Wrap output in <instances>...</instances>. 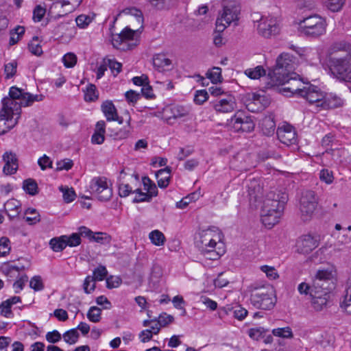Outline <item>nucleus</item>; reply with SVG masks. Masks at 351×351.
Wrapping results in <instances>:
<instances>
[{
	"label": "nucleus",
	"mask_w": 351,
	"mask_h": 351,
	"mask_svg": "<svg viewBox=\"0 0 351 351\" xmlns=\"http://www.w3.org/2000/svg\"><path fill=\"white\" fill-rule=\"evenodd\" d=\"M266 332H268L267 329H265L263 327H258L256 328L250 329L248 335L252 339L258 341L264 337V334Z\"/></svg>",
	"instance_id": "nucleus-50"
},
{
	"label": "nucleus",
	"mask_w": 351,
	"mask_h": 351,
	"mask_svg": "<svg viewBox=\"0 0 351 351\" xmlns=\"http://www.w3.org/2000/svg\"><path fill=\"white\" fill-rule=\"evenodd\" d=\"M326 26V20L315 14L304 18L300 22V31L304 36L317 38L325 34Z\"/></svg>",
	"instance_id": "nucleus-7"
},
{
	"label": "nucleus",
	"mask_w": 351,
	"mask_h": 351,
	"mask_svg": "<svg viewBox=\"0 0 351 351\" xmlns=\"http://www.w3.org/2000/svg\"><path fill=\"white\" fill-rule=\"evenodd\" d=\"M122 13L134 16L137 22L141 25L143 23V13L140 10L136 9V8H128L123 10L117 14L114 20L116 21L118 16H119Z\"/></svg>",
	"instance_id": "nucleus-32"
},
{
	"label": "nucleus",
	"mask_w": 351,
	"mask_h": 351,
	"mask_svg": "<svg viewBox=\"0 0 351 351\" xmlns=\"http://www.w3.org/2000/svg\"><path fill=\"white\" fill-rule=\"evenodd\" d=\"M171 112L172 115L168 118V120H170L171 118L176 119L185 117L189 114V109L182 106H173L171 108Z\"/></svg>",
	"instance_id": "nucleus-35"
},
{
	"label": "nucleus",
	"mask_w": 351,
	"mask_h": 351,
	"mask_svg": "<svg viewBox=\"0 0 351 351\" xmlns=\"http://www.w3.org/2000/svg\"><path fill=\"white\" fill-rule=\"evenodd\" d=\"M99 93L95 85L90 84L84 91V100L86 101H95L98 99Z\"/></svg>",
	"instance_id": "nucleus-36"
},
{
	"label": "nucleus",
	"mask_w": 351,
	"mask_h": 351,
	"mask_svg": "<svg viewBox=\"0 0 351 351\" xmlns=\"http://www.w3.org/2000/svg\"><path fill=\"white\" fill-rule=\"evenodd\" d=\"M23 190L30 195H35L38 193L36 182L32 178L26 179L23 182Z\"/></svg>",
	"instance_id": "nucleus-33"
},
{
	"label": "nucleus",
	"mask_w": 351,
	"mask_h": 351,
	"mask_svg": "<svg viewBox=\"0 0 351 351\" xmlns=\"http://www.w3.org/2000/svg\"><path fill=\"white\" fill-rule=\"evenodd\" d=\"M230 125L236 132H250L254 130L255 124L251 117H239L235 114L230 119Z\"/></svg>",
	"instance_id": "nucleus-15"
},
{
	"label": "nucleus",
	"mask_w": 351,
	"mask_h": 351,
	"mask_svg": "<svg viewBox=\"0 0 351 351\" xmlns=\"http://www.w3.org/2000/svg\"><path fill=\"white\" fill-rule=\"evenodd\" d=\"M133 193H135L136 194V197L133 200V202L134 203L150 202L152 200V198L148 195V193L142 192L141 190L139 189L134 190Z\"/></svg>",
	"instance_id": "nucleus-57"
},
{
	"label": "nucleus",
	"mask_w": 351,
	"mask_h": 351,
	"mask_svg": "<svg viewBox=\"0 0 351 351\" xmlns=\"http://www.w3.org/2000/svg\"><path fill=\"white\" fill-rule=\"evenodd\" d=\"M25 33V28L21 26H17L10 32V38L9 44L10 45H14L16 44L19 40L21 39L22 36Z\"/></svg>",
	"instance_id": "nucleus-41"
},
{
	"label": "nucleus",
	"mask_w": 351,
	"mask_h": 351,
	"mask_svg": "<svg viewBox=\"0 0 351 351\" xmlns=\"http://www.w3.org/2000/svg\"><path fill=\"white\" fill-rule=\"evenodd\" d=\"M208 99V94L206 90H197L195 97L194 101L198 105L203 104Z\"/></svg>",
	"instance_id": "nucleus-58"
},
{
	"label": "nucleus",
	"mask_w": 351,
	"mask_h": 351,
	"mask_svg": "<svg viewBox=\"0 0 351 351\" xmlns=\"http://www.w3.org/2000/svg\"><path fill=\"white\" fill-rule=\"evenodd\" d=\"M66 235L55 237L50 240L49 245L54 252H61L66 247Z\"/></svg>",
	"instance_id": "nucleus-31"
},
{
	"label": "nucleus",
	"mask_w": 351,
	"mask_h": 351,
	"mask_svg": "<svg viewBox=\"0 0 351 351\" xmlns=\"http://www.w3.org/2000/svg\"><path fill=\"white\" fill-rule=\"evenodd\" d=\"M62 337L66 343L70 345H73L75 344L78 341L80 334L77 331V329L73 328L65 332L62 335Z\"/></svg>",
	"instance_id": "nucleus-40"
},
{
	"label": "nucleus",
	"mask_w": 351,
	"mask_h": 351,
	"mask_svg": "<svg viewBox=\"0 0 351 351\" xmlns=\"http://www.w3.org/2000/svg\"><path fill=\"white\" fill-rule=\"evenodd\" d=\"M276 134L279 141L287 146L297 143L296 132L291 125L286 124L278 127Z\"/></svg>",
	"instance_id": "nucleus-17"
},
{
	"label": "nucleus",
	"mask_w": 351,
	"mask_h": 351,
	"mask_svg": "<svg viewBox=\"0 0 351 351\" xmlns=\"http://www.w3.org/2000/svg\"><path fill=\"white\" fill-rule=\"evenodd\" d=\"M134 31L129 27H125L120 34H113L112 36V44L114 47L125 50L127 42L130 40H132Z\"/></svg>",
	"instance_id": "nucleus-19"
},
{
	"label": "nucleus",
	"mask_w": 351,
	"mask_h": 351,
	"mask_svg": "<svg viewBox=\"0 0 351 351\" xmlns=\"http://www.w3.org/2000/svg\"><path fill=\"white\" fill-rule=\"evenodd\" d=\"M128 118L126 121L127 122V128L119 129L118 131L114 132L110 128H108V130L110 132V136L113 137L114 139H125L128 138L130 134V121L131 118L129 115H128Z\"/></svg>",
	"instance_id": "nucleus-29"
},
{
	"label": "nucleus",
	"mask_w": 351,
	"mask_h": 351,
	"mask_svg": "<svg viewBox=\"0 0 351 351\" xmlns=\"http://www.w3.org/2000/svg\"><path fill=\"white\" fill-rule=\"evenodd\" d=\"M175 0H148L151 5L156 10H163L169 9Z\"/></svg>",
	"instance_id": "nucleus-38"
},
{
	"label": "nucleus",
	"mask_w": 351,
	"mask_h": 351,
	"mask_svg": "<svg viewBox=\"0 0 351 351\" xmlns=\"http://www.w3.org/2000/svg\"><path fill=\"white\" fill-rule=\"evenodd\" d=\"M29 50L32 53L36 56H40L43 53L42 47L38 43V38L35 36L28 45Z\"/></svg>",
	"instance_id": "nucleus-48"
},
{
	"label": "nucleus",
	"mask_w": 351,
	"mask_h": 351,
	"mask_svg": "<svg viewBox=\"0 0 351 351\" xmlns=\"http://www.w3.org/2000/svg\"><path fill=\"white\" fill-rule=\"evenodd\" d=\"M221 239L222 234L217 228L213 227L204 230L199 233V238L195 241V246L199 251H203L208 247H215Z\"/></svg>",
	"instance_id": "nucleus-9"
},
{
	"label": "nucleus",
	"mask_w": 351,
	"mask_h": 351,
	"mask_svg": "<svg viewBox=\"0 0 351 351\" xmlns=\"http://www.w3.org/2000/svg\"><path fill=\"white\" fill-rule=\"evenodd\" d=\"M245 74L251 79H258L265 75V71L261 66H258L254 69H248L245 71Z\"/></svg>",
	"instance_id": "nucleus-43"
},
{
	"label": "nucleus",
	"mask_w": 351,
	"mask_h": 351,
	"mask_svg": "<svg viewBox=\"0 0 351 351\" xmlns=\"http://www.w3.org/2000/svg\"><path fill=\"white\" fill-rule=\"evenodd\" d=\"M153 64L157 69H163L171 64V60L166 57L165 54H156L153 58Z\"/></svg>",
	"instance_id": "nucleus-30"
},
{
	"label": "nucleus",
	"mask_w": 351,
	"mask_h": 351,
	"mask_svg": "<svg viewBox=\"0 0 351 351\" xmlns=\"http://www.w3.org/2000/svg\"><path fill=\"white\" fill-rule=\"evenodd\" d=\"M101 309L97 306H91L88 313L87 317L92 322H99L101 319Z\"/></svg>",
	"instance_id": "nucleus-45"
},
{
	"label": "nucleus",
	"mask_w": 351,
	"mask_h": 351,
	"mask_svg": "<svg viewBox=\"0 0 351 351\" xmlns=\"http://www.w3.org/2000/svg\"><path fill=\"white\" fill-rule=\"evenodd\" d=\"M103 62L106 63L107 66L110 68L114 76H117L121 71L122 64L120 62L116 61L114 59L106 58L103 60Z\"/></svg>",
	"instance_id": "nucleus-42"
},
{
	"label": "nucleus",
	"mask_w": 351,
	"mask_h": 351,
	"mask_svg": "<svg viewBox=\"0 0 351 351\" xmlns=\"http://www.w3.org/2000/svg\"><path fill=\"white\" fill-rule=\"evenodd\" d=\"M345 0H326L325 5L332 12H338L343 7Z\"/></svg>",
	"instance_id": "nucleus-49"
},
{
	"label": "nucleus",
	"mask_w": 351,
	"mask_h": 351,
	"mask_svg": "<svg viewBox=\"0 0 351 351\" xmlns=\"http://www.w3.org/2000/svg\"><path fill=\"white\" fill-rule=\"evenodd\" d=\"M66 246L75 247L81 243V238L78 233H73L71 236L66 235Z\"/></svg>",
	"instance_id": "nucleus-59"
},
{
	"label": "nucleus",
	"mask_w": 351,
	"mask_h": 351,
	"mask_svg": "<svg viewBox=\"0 0 351 351\" xmlns=\"http://www.w3.org/2000/svg\"><path fill=\"white\" fill-rule=\"evenodd\" d=\"M171 169L169 167L158 170L156 173L158 185L160 188H166L169 184L171 178Z\"/></svg>",
	"instance_id": "nucleus-26"
},
{
	"label": "nucleus",
	"mask_w": 351,
	"mask_h": 351,
	"mask_svg": "<svg viewBox=\"0 0 351 351\" xmlns=\"http://www.w3.org/2000/svg\"><path fill=\"white\" fill-rule=\"evenodd\" d=\"M106 123L104 121H99L96 123L95 132L91 137L93 144L101 145L105 140Z\"/></svg>",
	"instance_id": "nucleus-24"
},
{
	"label": "nucleus",
	"mask_w": 351,
	"mask_h": 351,
	"mask_svg": "<svg viewBox=\"0 0 351 351\" xmlns=\"http://www.w3.org/2000/svg\"><path fill=\"white\" fill-rule=\"evenodd\" d=\"M91 21L92 19L90 16L84 14L78 16L75 19L76 24L80 28L86 27Z\"/></svg>",
	"instance_id": "nucleus-61"
},
{
	"label": "nucleus",
	"mask_w": 351,
	"mask_h": 351,
	"mask_svg": "<svg viewBox=\"0 0 351 351\" xmlns=\"http://www.w3.org/2000/svg\"><path fill=\"white\" fill-rule=\"evenodd\" d=\"M248 195L250 199H254V201H257L261 199L263 195V188L260 185L259 181L256 179H252L250 180L247 184Z\"/></svg>",
	"instance_id": "nucleus-25"
},
{
	"label": "nucleus",
	"mask_w": 351,
	"mask_h": 351,
	"mask_svg": "<svg viewBox=\"0 0 351 351\" xmlns=\"http://www.w3.org/2000/svg\"><path fill=\"white\" fill-rule=\"evenodd\" d=\"M287 78V81L278 84V86H285L280 89V91L286 96L295 95L300 97L306 85L304 86V84L300 79L297 78L295 73H291Z\"/></svg>",
	"instance_id": "nucleus-12"
},
{
	"label": "nucleus",
	"mask_w": 351,
	"mask_h": 351,
	"mask_svg": "<svg viewBox=\"0 0 351 351\" xmlns=\"http://www.w3.org/2000/svg\"><path fill=\"white\" fill-rule=\"evenodd\" d=\"M311 296L312 298L311 305L314 310L320 311L326 307L329 298V293L317 290L313 291L312 289Z\"/></svg>",
	"instance_id": "nucleus-21"
},
{
	"label": "nucleus",
	"mask_w": 351,
	"mask_h": 351,
	"mask_svg": "<svg viewBox=\"0 0 351 351\" xmlns=\"http://www.w3.org/2000/svg\"><path fill=\"white\" fill-rule=\"evenodd\" d=\"M343 105V100L336 95L325 94V98L322 103H320L321 110L337 108Z\"/></svg>",
	"instance_id": "nucleus-23"
},
{
	"label": "nucleus",
	"mask_w": 351,
	"mask_h": 351,
	"mask_svg": "<svg viewBox=\"0 0 351 351\" xmlns=\"http://www.w3.org/2000/svg\"><path fill=\"white\" fill-rule=\"evenodd\" d=\"M101 110L107 121H118L119 124L123 123V118L118 117L117 109L112 101L104 102L101 105Z\"/></svg>",
	"instance_id": "nucleus-22"
},
{
	"label": "nucleus",
	"mask_w": 351,
	"mask_h": 351,
	"mask_svg": "<svg viewBox=\"0 0 351 351\" xmlns=\"http://www.w3.org/2000/svg\"><path fill=\"white\" fill-rule=\"evenodd\" d=\"M62 339L61 334L56 330L51 332H48L46 334V339L51 343H56L60 341Z\"/></svg>",
	"instance_id": "nucleus-63"
},
{
	"label": "nucleus",
	"mask_w": 351,
	"mask_h": 351,
	"mask_svg": "<svg viewBox=\"0 0 351 351\" xmlns=\"http://www.w3.org/2000/svg\"><path fill=\"white\" fill-rule=\"evenodd\" d=\"M327 56L332 75L340 82H351V45L343 40L334 43Z\"/></svg>",
	"instance_id": "nucleus-2"
},
{
	"label": "nucleus",
	"mask_w": 351,
	"mask_h": 351,
	"mask_svg": "<svg viewBox=\"0 0 351 351\" xmlns=\"http://www.w3.org/2000/svg\"><path fill=\"white\" fill-rule=\"evenodd\" d=\"M272 333L274 336L283 338H289L293 337V333L289 327L278 328L274 329Z\"/></svg>",
	"instance_id": "nucleus-53"
},
{
	"label": "nucleus",
	"mask_w": 351,
	"mask_h": 351,
	"mask_svg": "<svg viewBox=\"0 0 351 351\" xmlns=\"http://www.w3.org/2000/svg\"><path fill=\"white\" fill-rule=\"evenodd\" d=\"M199 252L206 259L217 260L224 253V250L223 247H215Z\"/></svg>",
	"instance_id": "nucleus-28"
},
{
	"label": "nucleus",
	"mask_w": 351,
	"mask_h": 351,
	"mask_svg": "<svg viewBox=\"0 0 351 351\" xmlns=\"http://www.w3.org/2000/svg\"><path fill=\"white\" fill-rule=\"evenodd\" d=\"M319 178L322 182H324L328 184H331L334 180L332 172L328 169H322L320 171Z\"/></svg>",
	"instance_id": "nucleus-64"
},
{
	"label": "nucleus",
	"mask_w": 351,
	"mask_h": 351,
	"mask_svg": "<svg viewBox=\"0 0 351 351\" xmlns=\"http://www.w3.org/2000/svg\"><path fill=\"white\" fill-rule=\"evenodd\" d=\"M60 190L63 193V198L66 203H70L75 199L76 194L72 188L69 189L61 186Z\"/></svg>",
	"instance_id": "nucleus-51"
},
{
	"label": "nucleus",
	"mask_w": 351,
	"mask_h": 351,
	"mask_svg": "<svg viewBox=\"0 0 351 351\" xmlns=\"http://www.w3.org/2000/svg\"><path fill=\"white\" fill-rule=\"evenodd\" d=\"M287 200L285 192L271 191L267 194L261 209V221L265 227L271 228L278 223Z\"/></svg>",
	"instance_id": "nucleus-3"
},
{
	"label": "nucleus",
	"mask_w": 351,
	"mask_h": 351,
	"mask_svg": "<svg viewBox=\"0 0 351 351\" xmlns=\"http://www.w3.org/2000/svg\"><path fill=\"white\" fill-rule=\"evenodd\" d=\"M10 240L7 237L0 239V256H5L10 251Z\"/></svg>",
	"instance_id": "nucleus-56"
},
{
	"label": "nucleus",
	"mask_w": 351,
	"mask_h": 351,
	"mask_svg": "<svg viewBox=\"0 0 351 351\" xmlns=\"http://www.w3.org/2000/svg\"><path fill=\"white\" fill-rule=\"evenodd\" d=\"M91 240L100 243H109L111 241L110 236L104 232H97L93 234Z\"/></svg>",
	"instance_id": "nucleus-60"
},
{
	"label": "nucleus",
	"mask_w": 351,
	"mask_h": 351,
	"mask_svg": "<svg viewBox=\"0 0 351 351\" xmlns=\"http://www.w3.org/2000/svg\"><path fill=\"white\" fill-rule=\"evenodd\" d=\"M318 204V197L315 191L311 190H306L302 193L299 209L300 212V217L302 221H310L316 210Z\"/></svg>",
	"instance_id": "nucleus-8"
},
{
	"label": "nucleus",
	"mask_w": 351,
	"mask_h": 351,
	"mask_svg": "<svg viewBox=\"0 0 351 351\" xmlns=\"http://www.w3.org/2000/svg\"><path fill=\"white\" fill-rule=\"evenodd\" d=\"M25 215H31L32 216H26L25 221L30 225L35 224L40 221V215L34 208H28L25 211Z\"/></svg>",
	"instance_id": "nucleus-47"
},
{
	"label": "nucleus",
	"mask_w": 351,
	"mask_h": 351,
	"mask_svg": "<svg viewBox=\"0 0 351 351\" xmlns=\"http://www.w3.org/2000/svg\"><path fill=\"white\" fill-rule=\"evenodd\" d=\"M261 100V97L258 95L252 94V97L248 100V102L246 104V108L249 111L256 112L258 111L261 107L256 108V105L257 103L260 104Z\"/></svg>",
	"instance_id": "nucleus-46"
},
{
	"label": "nucleus",
	"mask_w": 351,
	"mask_h": 351,
	"mask_svg": "<svg viewBox=\"0 0 351 351\" xmlns=\"http://www.w3.org/2000/svg\"><path fill=\"white\" fill-rule=\"evenodd\" d=\"M210 105L217 113L231 112L237 107L235 99L232 95H228L225 98L219 97L210 101Z\"/></svg>",
	"instance_id": "nucleus-14"
},
{
	"label": "nucleus",
	"mask_w": 351,
	"mask_h": 351,
	"mask_svg": "<svg viewBox=\"0 0 351 351\" xmlns=\"http://www.w3.org/2000/svg\"><path fill=\"white\" fill-rule=\"evenodd\" d=\"M149 238L151 242L156 246H162L166 241L164 234L158 230L152 231L149 234Z\"/></svg>",
	"instance_id": "nucleus-34"
},
{
	"label": "nucleus",
	"mask_w": 351,
	"mask_h": 351,
	"mask_svg": "<svg viewBox=\"0 0 351 351\" xmlns=\"http://www.w3.org/2000/svg\"><path fill=\"white\" fill-rule=\"evenodd\" d=\"M207 77L210 80L213 84H216L221 81V69L219 67H213L206 73Z\"/></svg>",
	"instance_id": "nucleus-44"
},
{
	"label": "nucleus",
	"mask_w": 351,
	"mask_h": 351,
	"mask_svg": "<svg viewBox=\"0 0 351 351\" xmlns=\"http://www.w3.org/2000/svg\"><path fill=\"white\" fill-rule=\"evenodd\" d=\"M62 61L66 67L72 68L77 62V56L73 53H68L63 56Z\"/></svg>",
	"instance_id": "nucleus-55"
},
{
	"label": "nucleus",
	"mask_w": 351,
	"mask_h": 351,
	"mask_svg": "<svg viewBox=\"0 0 351 351\" xmlns=\"http://www.w3.org/2000/svg\"><path fill=\"white\" fill-rule=\"evenodd\" d=\"M302 94L300 97H304L311 104H315V110L317 111L321 110L320 103H322L325 94L321 90L312 84H306L304 89L302 90Z\"/></svg>",
	"instance_id": "nucleus-13"
},
{
	"label": "nucleus",
	"mask_w": 351,
	"mask_h": 351,
	"mask_svg": "<svg viewBox=\"0 0 351 351\" xmlns=\"http://www.w3.org/2000/svg\"><path fill=\"white\" fill-rule=\"evenodd\" d=\"M2 159L5 162L3 168V173L6 176L16 173L19 168L16 154L12 151L5 152L3 154Z\"/></svg>",
	"instance_id": "nucleus-20"
},
{
	"label": "nucleus",
	"mask_w": 351,
	"mask_h": 351,
	"mask_svg": "<svg viewBox=\"0 0 351 351\" xmlns=\"http://www.w3.org/2000/svg\"><path fill=\"white\" fill-rule=\"evenodd\" d=\"M251 303L256 308L270 310L274 306V300L271 293L265 289H256L250 297Z\"/></svg>",
	"instance_id": "nucleus-11"
},
{
	"label": "nucleus",
	"mask_w": 351,
	"mask_h": 351,
	"mask_svg": "<svg viewBox=\"0 0 351 351\" xmlns=\"http://www.w3.org/2000/svg\"><path fill=\"white\" fill-rule=\"evenodd\" d=\"M279 25L274 19L262 18L258 25V34L265 38L275 36L279 33Z\"/></svg>",
	"instance_id": "nucleus-16"
},
{
	"label": "nucleus",
	"mask_w": 351,
	"mask_h": 351,
	"mask_svg": "<svg viewBox=\"0 0 351 351\" xmlns=\"http://www.w3.org/2000/svg\"><path fill=\"white\" fill-rule=\"evenodd\" d=\"M83 289L86 293L89 294L95 289V280L91 276H88L84 282Z\"/></svg>",
	"instance_id": "nucleus-54"
},
{
	"label": "nucleus",
	"mask_w": 351,
	"mask_h": 351,
	"mask_svg": "<svg viewBox=\"0 0 351 351\" xmlns=\"http://www.w3.org/2000/svg\"><path fill=\"white\" fill-rule=\"evenodd\" d=\"M73 165V162L71 159H64L57 162L56 163V170L62 171V170H69L72 168Z\"/></svg>",
	"instance_id": "nucleus-62"
},
{
	"label": "nucleus",
	"mask_w": 351,
	"mask_h": 351,
	"mask_svg": "<svg viewBox=\"0 0 351 351\" xmlns=\"http://www.w3.org/2000/svg\"><path fill=\"white\" fill-rule=\"evenodd\" d=\"M108 271L104 266L100 265L93 271V278L95 281H101L107 276Z\"/></svg>",
	"instance_id": "nucleus-52"
},
{
	"label": "nucleus",
	"mask_w": 351,
	"mask_h": 351,
	"mask_svg": "<svg viewBox=\"0 0 351 351\" xmlns=\"http://www.w3.org/2000/svg\"><path fill=\"white\" fill-rule=\"evenodd\" d=\"M292 60L289 53L280 54L272 72L269 73L268 82L265 88L269 89L278 86L279 84L287 80L289 75L293 72Z\"/></svg>",
	"instance_id": "nucleus-4"
},
{
	"label": "nucleus",
	"mask_w": 351,
	"mask_h": 351,
	"mask_svg": "<svg viewBox=\"0 0 351 351\" xmlns=\"http://www.w3.org/2000/svg\"><path fill=\"white\" fill-rule=\"evenodd\" d=\"M9 96V97H4L1 101L0 121L3 120L6 121L5 124L7 130H3L0 134H5L17 125L22 106H29L34 101H40L44 98L43 95H32L16 86L10 88Z\"/></svg>",
	"instance_id": "nucleus-1"
},
{
	"label": "nucleus",
	"mask_w": 351,
	"mask_h": 351,
	"mask_svg": "<svg viewBox=\"0 0 351 351\" xmlns=\"http://www.w3.org/2000/svg\"><path fill=\"white\" fill-rule=\"evenodd\" d=\"M89 189L91 193L99 201H109L112 196V189L105 177H95L90 181Z\"/></svg>",
	"instance_id": "nucleus-10"
},
{
	"label": "nucleus",
	"mask_w": 351,
	"mask_h": 351,
	"mask_svg": "<svg viewBox=\"0 0 351 351\" xmlns=\"http://www.w3.org/2000/svg\"><path fill=\"white\" fill-rule=\"evenodd\" d=\"M261 124L264 134L271 136L274 134L276 128V123L271 117L269 116L263 118Z\"/></svg>",
	"instance_id": "nucleus-27"
},
{
	"label": "nucleus",
	"mask_w": 351,
	"mask_h": 351,
	"mask_svg": "<svg viewBox=\"0 0 351 351\" xmlns=\"http://www.w3.org/2000/svg\"><path fill=\"white\" fill-rule=\"evenodd\" d=\"M5 209L9 212H13L12 217H14L20 213V203L16 199H11L8 200L4 204ZM8 215L11 217L12 215L8 213Z\"/></svg>",
	"instance_id": "nucleus-37"
},
{
	"label": "nucleus",
	"mask_w": 351,
	"mask_h": 351,
	"mask_svg": "<svg viewBox=\"0 0 351 351\" xmlns=\"http://www.w3.org/2000/svg\"><path fill=\"white\" fill-rule=\"evenodd\" d=\"M335 276L336 270L333 265L319 269L313 278L312 289L330 293L335 288Z\"/></svg>",
	"instance_id": "nucleus-5"
},
{
	"label": "nucleus",
	"mask_w": 351,
	"mask_h": 351,
	"mask_svg": "<svg viewBox=\"0 0 351 351\" xmlns=\"http://www.w3.org/2000/svg\"><path fill=\"white\" fill-rule=\"evenodd\" d=\"M240 12L239 4L234 1L226 2L216 20V30L223 32L232 23L237 25Z\"/></svg>",
	"instance_id": "nucleus-6"
},
{
	"label": "nucleus",
	"mask_w": 351,
	"mask_h": 351,
	"mask_svg": "<svg viewBox=\"0 0 351 351\" xmlns=\"http://www.w3.org/2000/svg\"><path fill=\"white\" fill-rule=\"evenodd\" d=\"M125 174L124 169H122L120 172L119 180L121 181L123 178V175ZM132 188L128 184H124L121 182L119 184V195L122 197L128 196L130 193H133Z\"/></svg>",
	"instance_id": "nucleus-39"
},
{
	"label": "nucleus",
	"mask_w": 351,
	"mask_h": 351,
	"mask_svg": "<svg viewBox=\"0 0 351 351\" xmlns=\"http://www.w3.org/2000/svg\"><path fill=\"white\" fill-rule=\"evenodd\" d=\"M319 245V239L311 234L302 236L297 241L298 251L302 254H308Z\"/></svg>",
	"instance_id": "nucleus-18"
}]
</instances>
